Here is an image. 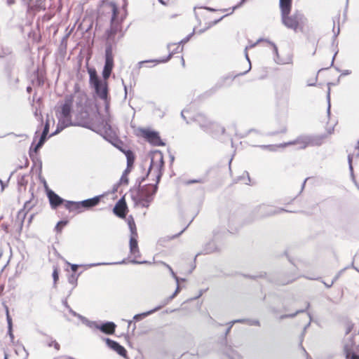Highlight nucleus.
I'll return each instance as SVG.
<instances>
[{
  "label": "nucleus",
  "mask_w": 359,
  "mask_h": 359,
  "mask_svg": "<svg viewBox=\"0 0 359 359\" xmlns=\"http://www.w3.org/2000/svg\"><path fill=\"white\" fill-rule=\"evenodd\" d=\"M164 266H165L172 273H173L172 268L167 264L163 263Z\"/></svg>",
  "instance_id": "4c0bfd02"
},
{
  "label": "nucleus",
  "mask_w": 359,
  "mask_h": 359,
  "mask_svg": "<svg viewBox=\"0 0 359 359\" xmlns=\"http://www.w3.org/2000/svg\"><path fill=\"white\" fill-rule=\"evenodd\" d=\"M178 15H179V14H175V15H172L171 18L177 17Z\"/></svg>",
  "instance_id": "c03bdc74"
},
{
  "label": "nucleus",
  "mask_w": 359,
  "mask_h": 359,
  "mask_svg": "<svg viewBox=\"0 0 359 359\" xmlns=\"http://www.w3.org/2000/svg\"><path fill=\"white\" fill-rule=\"evenodd\" d=\"M159 1L165 6L168 5L170 3V0H159Z\"/></svg>",
  "instance_id": "c9c22d12"
},
{
  "label": "nucleus",
  "mask_w": 359,
  "mask_h": 359,
  "mask_svg": "<svg viewBox=\"0 0 359 359\" xmlns=\"http://www.w3.org/2000/svg\"><path fill=\"white\" fill-rule=\"evenodd\" d=\"M88 73L90 75V83L94 87L96 94L100 99L106 100L108 93L107 80L102 81L94 69H90Z\"/></svg>",
  "instance_id": "20e7f679"
},
{
  "label": "nucleus",
  "mask_w": 359,
  "mask_h": 359,
  "mask_svg": "<svg viewBox=\"0 0 359 359\" xmlns=\"http://www.w3.org/2000/svg\"><path fill=\"white\" fill-rule=\"evenodd\" d=\"M204 18H205V19H211L212 18L210 16V14H209V13L205 15Z\"/></svg>",
  "instance_id": "ea45409f"
},
{
  "label": "nucleus",
  "mask_w": 359,
  "mask_h": 359,
  "mask_svg": "<svg viewBox=\"0 0 359 359\" xmlns=\"http://www.w3.org/2000/svg\"><path fill=\"white\" fill-rule=\"evenodd\" d=\"M126 222L130 231V236H138L137 229L133 216L129 215L126 218Z\"/></svg>",
  "instance_id": "a211bd4d"
},
{
  "label": "nucleus",
  "mask_w": 359,
  "mask_h": 359,
  "mask_svg": "<svg viewBox=\"0 0 359 359\" xmlns=\"http://www.w3.org/2000/svg\"><path fill=\"white\" fill-rule=\"evenodd\" d=\"M240 356L237 354H233V355H226L224 359H239Z\"/></svg>",
  "instance_id": "c756f323"
},
{
  "label": "nucleus",
  "mask_w": 359,
  "mask_h": 359,
  "mask_svg": "<svg viewBox=\"0 0 359 359\" xmlns=\"http://www.w3.org/2000/svg\"><path fill=\"white\" fill-rule=\"evenodd\" d=\"M5 310H6V320H7V323H8V332L11 335H12V327H13L12 318L9 313V309H8V306H6V305H5Z\"/></svg>",
  "instance_id": "6ab92c4d"
},
{
  "label": "nucleus",
  "mask_w": 359,
  "mask_h": 359,
  "mask_svg": "<svg viewBox=\"0 0 359 359\" xmlns=\"http://www.w3.org/2000/svg\"><path fill=\"white\" fill-rule=\"evenodd\" d=\"M67 224V221H60L59 222L56 226H55V230L57 233H61L62 231V229L64 228V226H65Z\"/></svg>",
  "instance_id": "4be33fe9"
},
{
  "label": "nucleus",
  "mask_w": 359,
  "mask_h": 359,
  "mask_svg": "<svg viewBox=\"0 0 359 359\" xmlns=\"http://www.w3.org/2000/svg\"><path fill=\"white\" fill-rule=\"evenodd\" d=\"M42 146H39V143H37L33 149H30V156L32 155V152H34L36 154L38 152V150Z\"/></svg>",
  "instance_id": "a878e982"
},
{
  "label": "nucleus",
  "mask_w": 359,
  "mask_h": 359,
  "mask_svg": "<svg viewBox=\"0 0 359 359\" xmlns=\"http://www.w3.org/2000/svg\"><path fill=\"white\" fill-rule=\"evenodd\" d=\"M47 196L49 200L50 207L53 209L57 208L63 203L65 204V201L50 189L47 190Z\"/></svg>",
  "instance_id": "ddd939ff"
},
{
  "label": "nucleus",
  "mask_w": 359,
  "mask_h": 359,
  "mask_svg": "<svg viewBox=\"0 0 359 359\" xmlns=\"http://www.w3.org/2000/svg\"><path fill=\"white\" fill-rule=\"evenodd\" d=\"M126 154V157H127L128 165L130 166V165H133L134 163L135 156L131 151H128Z\"/></svg>",
  "instance_id": "412c9836"
},
{
  "label": "nucleus",
  "mask_w": 359,
  "mask_h": 359,
  "mask_svg": "<svg viewBox=\"0 0 359 359\" xmlns=\"http://www.w3.org/2000/svg\"><path fill=\"white\" fill-rule=\"evenodd\" d=\"M353 156L354 155L353 154H349L348 156V160L351 168H352V161L353 158Z\"/></svg>",
  "instance_id": "2f4dec72"
},
{
  "label": "nucleus",
  "mask_w": 359,
  "mask_h": 359,
  "mask_svg": "<svg viewBox=\"0 0 359 359\" xmlns=\"http://www.w3.org/2000/svg\"><path fill=\"white\" fill-rule=\"evenodd\" d=\"M137 238L138 236H130V252L134 258L133 262L135 264H147V262L140 260L141 254L138 247Z\"/></svg>",
  "instance_id": "1a4fd4ad"
},
{
  "label": "nucleus",
  "mask_w": 359,
  "mask_h": 359,
  "mask_svg": "<svg viewBox=\"0 0 359 359\" xmlns=\"http://www.w3.org/2000/svg\"><path fill=\"white\" fill-rule=\"evenodd\" d=\"M203 181L201 179H197V180H188L186 182L187 184H190L193 183H203Z\"/></svg>",
  "instance_id": "bb28decb"
},
{
  "label": "nucleus",
  "mask_w": 359,
  "mask_h": 359,
  "mask_svg": "<svg viewBox=\"0 0 359 359\" xmlns=\"http://www.w3.org/2000/svg\"><path fill=\"white\" fill-rule=\"evenodd\" d=\"M53 278L54 283H56L59 279V270L57 267H55L53 271Z\"/></svg>",
  "instance_id": "b1692460"
},
{
  "label": "nucleus",
  "mask_w": 359,
  "mask_h": 359,
  "mask_svg": "<svg viewBox=\"0 0 359 359\" xmlns=\"http://www.w3.org/2000/svg\"><path fill=\"white\" fill-rule=\"evenodd\" d=\"M181 61H182V66L184 67L185 62H184V60L182 57H181Z\"/></svg>",
  "instance_id": "79ce46f5"
},
{
  "label": "nucleus",
  "mask_w": 359,
  "mask_h": 359,
  "mask_svg": "<svg viewBox=\"0 0 359 359\" xmlns=\"http://www.w3.org/2000/svg\"><path fill=\"white\" fill-rule=\"evenodd\" d=\"M157 190L156 184H149L141 187L137 196V204L147 208L152 201L153 195Z\"/></svg>",
  "instance_id": "39448f33"
},
{
  "label": "nucleus",
  "mask_w": 359,
  "mask_h": 359,
  "mask_svg": "<svg viewBox=\"0 0 359 359\" xmlns=\"http://www.w3.org/2000/svg\"><path fill=\"white\" fill-rule=\"evenodd\" d=\"M292 57H290V58L289 59V61H288V62H287V63H291V62H292Z\"/></svg>",
  "instance_id": "37998d69"
},
{
  "label": "nucleus",
  "mask_w": 359,
  "mask_h": 359,
  "mask_svg": "<svg viewBox=\"0 0 359 359\" xmlns=\"http://www.w3.org/2000/svg\"><path fill=\"white\" fill-rule=\"evenodd\" d=\"M117 8L114 6L113 8V16H112V20H114L115 18H116L117 16Z\"/></svg>",
  "instance_id": "473e14b6"
},
{
  "label": "nucleus",
  "mask_w": 359,
  "mask_h": 359,
  "mask_svg": "<svg viewBox=\"0 0 359 359\" xmlns=\"http://www.w3.org/2000/svg\"><path fill=\"white\" fill-rule=\"evenodd\" d=\"M286 131H287V128H286L285 126H284V127L281 129V130L280 131V133H286Z\"/></svg>",
  "instance_id": "58836bf2"
},
{
  "label": "nucleus",
  "mask_w": 359,
  "mask_h": 359,
  "mask_svg": "<svg viewBox=\"0 0 359 359\" xmlns=\"http://www.w3.org/2000/svg\"><path fill=\"white\" fill-rule=\"evenodd\" d=\"M65 207L67 210H68L70 212H74L75 214L81 213L83 211L81 202H74V201H65Z\"/></svg>",
  "instance_id": "2eb2a0df"
},
{
  "label": "nucleus",
  "mask_w": 359,
  "mask_h": 359,
  "mask_svg": "<svg viewBox=\"0 0 359 359\" xmlns=\"http://www.w3.org/2000/svg\"><path fill=\"white\" fill-rule=\"evenodd\" d=\"M282 144H280L279 147H282L281 146ZM277 146H274V145H266V146H263L264 148H266L267 149H269V151H274L275 150V148Z\"/></svg>",
  "instance_id": "7c9ffc66"
},
{
  "label": "nucleus",
  "mask_w": 359,
  "mask_h": 359,
  "mask_svg": "<svg viewBox=\"0 0 359 359\" xmlns=\"http://www.w3.org/2000/svg\"><path fill=\"white\" fill-rule=\"evenodd\" d=\"M71 269H72V271L76 272L78 269V265L71 264Z\"/></svg>",
  "instance_id": "f704fd0d"
},
{
  "label": "nucleus",
  "mask_w": 359,
  "mask_h": 359,
  "mask_svg": "<svg viewBox=\"0 0 359 359\" xmlns=\"http://www.w3.org/2000/svg\"><path fill=\"white\" fill-rule=\"evenodd\" d=\"M313 144L311 139L307 136H300L295 140L288 142L282 144V147H285L290 145H298L299 149H305Z\"/></svg>",
  "instance_id": "f8f14e48"
},
{
  "label": "nucleus",
  "mask_w": 359,
  "mask_h": 359,
  "mask_svg": "<svg viewBox=\"0 0 359 359\" xmlns=\"http://www.w3.org/2000/svg\"><path fill=\"white\" fill-rule=\"evenodd\" d=\"M47 344L50 347H54V348L57 351H58L60 348V344L55 340H50L49 341H47Z\"/></svg>",
  "instance_id": "5701e85b"
},
{
  "label": "nucleus",
  "mask_w": 359,
  "mask_h": 359,
  "mask_svg": "<svg viewBox=\"0 0 359 359\" xmlns=\"http://www.w3.org/2000/svg\"><path fill=\"white\" fill-rule=\"evenodd\" d=\"M47 135H44L43 134L41 135L40 140L39 141V146H42L46 140Z\"/></svg>",
  "instance_id": "cd10ccee"
},
{
  "label": "nucleus",
  "mask_w": 359,
  "mask_h": 359,
  "mask_svg": "<svg viewBox=\"0 0 359 359\" xmlns=\"http://www.w3.org/2000/svg\"><path fill=\"white\" fill-rule=\"evenodd\" d=\"M163 165L164 161L163 153L158 150L153 151L151 155V164L149 175L154 172L155 174L158 175V178H159V175Z\"/></svg>",
  "instance_id": "423d86ee"
},
{
  "label": "nucleus",
  "mask_w": 359,
  "mask_h": 359,
  "mask_svg": "<svg viewBox=\"0 0 359 359\" xmlns=\"http://www.w3.org/2000/svg\"><path fill=\"white\" fill-rule=\"evenodd\" d=\"M102 198H103V196L100 195V196H95L92 198H89V199L81 201L83 210L89 209V208L96 206L97 205L99 204V203L100 202V201Z\"/></svg>",
  "instance_id": "dca6fc26"
},
{
  "label": "nucleus",
  "mask_w": 359,
  "mask_h": 359,
  "mask_svg": "<svg viewBox=\"0 0 359 359\" xmlns=\"http://www.w3.org/2000/svg\"><path fill=\"white\" fill-rule=\"evenodd\" d=\"M114 66V55L111 48L107 47L105 50V63L102 71V76L104 80H107L112 72Z\"/></svg>",
  "instance_id": "6e6552de"
},
{
  "label": "nucleus",
  "mask_w": 359,
  "mask_h": 359,
  "mask_svg": "<svg viewBox=\"0 0 359 359\" xmlns=\"http://www.w3.org/2000/svg\"><path fill=\"white\" fill-rule=\"evenodd\" d=\"M48 132H49V124H48V123H46L45 125V127L43 128L42 134H43L44 135H47Z\"/></svg>",
  "instance_id": "c85d7f7f"
},
{
  "label": "nucleus",
  "mask_w": 359,
  "mask_h": 359,
  "mask_svg": "<svg viewBox=\"0 0 359 359\" xmlns=\"http://www.w3.org/2000/svg\"><path fill=\"white\" fill-rule=\"evenodd\" d=\"M140 134L142 137L154 146L158 147L165 144L158 132L142 128L140 130Z\"/></svg>",
  "instance_id": "0eeeda50"
},
{
  "label": "nucleus",
  "mask_w": 359,
  "mask_h": 359,
  "mask_svg": "<svg viewBox=\"0 0 359 359\" xmlns=\"http://www.w3.org/2000/svg\"><path fill=\"white\" fill-rule=\"evenodd\" d=\"M104 128L107 129H109V130H111V126L108 124V123H106V125L104 126Z\"/></svg>",
  "instance_id": "a19ab883"
},
{
  "label": "nucleus",
  "mask_w": 359,
  "mask_h": 359,
  "mask_svg": "<svg viewBox=\"0 0 359 359\" xmlns=\"http://www.w3.org/2000/svg\"><path fill=\"white\" fill-rule=\"evenodd\" d=\"M219 21V20H209L208 22H205V25H206V28H210L211 27H212L213 25H215L217 22Z\"/></svg>",
  "instance_id": "393cba45"
},
{
  "label": "nucleus",
  "mask_w": 359,
  "mask_h": 359,
  "mask_svg": "<svg viewBox=\"0 0 359 359\" xmlns=\"http://www.w3.org/2000/svg\"><path fill=\"white\" fill-rule=\"evenodd\" d=\"M170 57V55H169V57H168L166 59H164V60H157V62L159 63V62H167Z\"/></svg>",
  "instance_id": "e433bc0d"
},
{
  "label": "nucleus",
  "mask_w": 359,
  "mask_h": 359,
  "mask_svg": "<svg viewBox=\"0 0 359 359\" xmlns=\"http://www.w3.org/2000/svg\"><path fill=\"white\" fill-rule=\"evenodd\" d=\"M355 149L357 151V153L355 154V156L356 157H359V140L357 142V144L355 147Z\"/></svg>",
  "instance_id": "72a5a7b5"
},
{
  "label": "nucleus",
  "mask_w": 359,
  "mask_h": 359,
  "mask_svg": "<svg viewBox=\"0 0 359 359\" xmlns=\"http://www.w3.org/2000/svg\"><path fill=\"white\" fill-rule=\"evenodd\" d=\"M79 100L78 104L82 105V102L86 99V95L81 92H76L74 94L67 95L65 97L64 102L56 109V116L60 121L66 123L67 126L72 119V109L74 99Z\"/></svg>",
  "instance_id": "f03ea898"
},
{
  "label": "nucleus",
  "mask_w": 359,
  "mask_h": 359,
  "mask_svg": "<svg viewBox=\"0 0 359 359\" xmlns=\"http://www.w3.org/2000/svg\"><path fill=\"white\" fill-rule=\"evenodd\" d=\"M105 341H106V344H107V346L109 348H111V349L115 351L120 355L123 356V357L126 356L127 351L123 346L120 345L116 341H113L110 339H106Z\"/></svg>",
  "instance_id": "4468645a"
},
{
  "label": "nucleus",
  "mask_w": 359,
  "mask_h": 359,
  "mask_svg": "<svg viewBox=\"0 0 359 359\" xmlns=\"http://www.w3.org/2000/svg\"><path fill=\"white\" fill-rule=\"evenodd\" d=\"M178 289H179V287H177V290H175V293L174 294V295H175V294L177 292Z\"/></svg>",
  "instance_id": "49530a36"
},
{
  "label": "nucleus",
  "mask_w": 359,
  "mask_h": 359,
  "mask_svg": "<svg viewBox=\"0 0 359 359\" xmlns=\"http://www.w3.org/2000/svg\"><path fill=\"white\" fill-rule=\"evenodd\" d=\"M246 0H241V4H243Z\"/></svg>",
  "instance_id": "a18cd8bd"
},
{
  "label": "nucleus",
  "mask_w": 359,
  "mask_h": 359,
  "mask_svg": "<svg viewBox=\"0 0 359 359\" xmlns=\"http://www.w3.org/2000/svg\"><path fill=\"white\" fill-rule=\"evenodd\" d=\"M357 352L358 346L355 345L353 338L345 343L344 346V353L346 359H359V355Z\"/></svg>",
  "instance_id": "9d476101"
},
{
  "label": "nucleus",
  "mask_w": 359,
  "mask_h": 359,
  "mask_svg": "<svg viewBox=\"0 0 359 359\" xmlns=\"http://www.w3.org/2000/svg\"><path fill=\"white\" fill-rule=\"evenodd\" d=\"M353 327L354 324L350 320H346L344 324L345 334H349L353 330Z\"/></svg>",
  "instance_id": "aec40b11"
},
{
  "label": "nucleus",
  "mask_w": 359,
  "mask_h": 359,
  "mask_svg": "<svg viewBox=\"0 0 359 359\" xmlns=\"http://www.w3.org/2000/svg\"><path fill=\"white\" fill-rule=\"evenodd\" d=\"M128 212V208L125 197L123 196L116 203L115 206L113 208V212L118 217L125 219Z\"/></svg>",
  "instance_id": "9b49d317"
},
{
  "label": "nucleus",
  "mask_w": 359,
  "mask_h": 359,
  "mask_svg": "<svg viewBox=\"0 0 359 359\" xmlns=\"http://www.w3.org/2000/svg\"><path fill=\"white\" fill-rule=\"evenodd\" d=\"M196 121L203 131L211 135L213 138H219L226 133V129L224 126L210 121L208 117L203 114L197 115Z\"/></svg>",
  "instance_id": "7ed1b4c3"
},
{
  "label": "nucleus",
  "mask_w": 359,
  "mask_h": 359,
  "mask_svg": "<svg viewBox=\"0 0 359 359\" xmlns=\"http://www.w3.org/2000/svg\"><path fill=\"white\" fill-rule=\"evenodd\" d=\"M99 329L107 334H113L115 332L116 325L112 322H108L102 324Z\"/></svg>",
  "instance_id": "f3484780"
},
{
  "label": "nucleus",
  "mask_w": 359,
  "mask_h": 359,
  "mask_svg": "<svg viewBox=\"0 0 359 359\" xmlns=\"http://www.w3.org/2000/svg\"><path fill=\"white\" fill-rule=\"evenodd\" d=\"M292 0H280L281 22L287 29L295 32H303L304 22L306 20L304 15L300 11L291 14Z\"/></svg>",
  "instance_id": "f257e3e1"
}]
</instances>
